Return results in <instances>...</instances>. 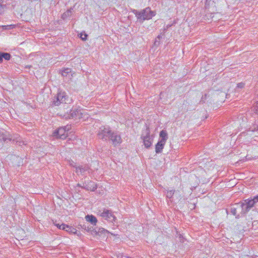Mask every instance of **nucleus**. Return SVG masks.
Returning a JSON list of instances; mask_svg holds the SVG:
<instances>
[{
  "mask_svg": "<svg viewBox=\"0 0 258 258\" xmlns=\"http://www.w3.org/2000/svg\"><path fill=\"white\" fill-rule=\"evenodd\" d=\"M99 139L104 141L110 140L114 146H117L121 142L120 135L116 133L112 132L108 126H101L97 133Z\"/></svg>",
  "mask_w": 258,
  "mask_h": 258,
  "instance_id": "nucleus-1",
  "label": "nucleus"
},
{
  "mask_svg": "<svg viewBox=\"0 0 258 258\" xmlns=\"http://www.w3.org/2000/svg\"><path fill=\"white\" fill-rule=\"evenodd\" d=\"M87 114L83 112L80 109L73 108L69 113H67L63 115L64 118L66 119H73L76 120L78 119H82L83 120L88 118Z\"/></svg>",
  "mask_w": 258,
  "mask_h": 258,
  "instance_id": "nucleus-2",
  "label": "nucleus"
},
{
  "mask_svg": "<svg viewBox=\"0 0 258 258\" xmlns=\"http://www.w3.org/2000/svg\"><path fill=\"white\" fill-rule=\"evenodd\" d=\"M133 12L136 15L137 19L142 22L146 20H150L155 16L154 12L151 11L149 7L146 8L141 11L134 10Z\"/></svg>",
  "mask_w": 258,
  "mask_h": 258,
  "instance_id": "nucleus-3",
  "label": "nucleus"
},
{
  "mask_svg": "<svg viewBox=\"0 0 258 258\" xmlns=\"http://www.w3.org/2000/svg\"><path fill=\"white\" fill-rule=\"evenodd\" d=\"M160 139L155 146V151L156 153L162 152L165 144L168 139V135L166 130H163L160 133Z\"/></svg>",
  "mask_w": 258,
  "mask_h": 258,
  "instance_id": "nucleus-4",
  "label": "nucleus"
},
{
  "mask_svg": "<svg viewBox=\"0 0 258 258\" xmlns=\"http://www.w3.org/2000/svg\"><path fill=\"white\" fill-rule=\"evenodd\" d=\"M68 96L64 92H59L55 96L52 101V104L55 106H58L61 103H67Z\"/></svg>",
  "mask_w": 258,
  "mask_h": 258,
  "instance_id": "nucleus-5",
  "label": "nucleus"
},
{
  "mask_svg": "<svg viewBox=\"0 0 258 258\" xmlns=\"http://www.w3.org/2000/svg\"><path fill=\"white\" fill-rule=\"evenodd\" d=\"M98 213L104 219L110 222L113 223L116 220V217L111 210L104 209L102 211L99 210Z\"/></svg>",
  "mask_w": 258,
  "mask_h": 258,
  "instance_id": "nucleus-6",
  "label": "nucleus"
},
{
  "mask_svg": "<svg viewBox=\"0 0 258 258\" xmlns=\"http://www.w3.org/2000/svg\"><path fill=\"white\" fill-rule=\"evenodd\" d=\"M150 131L149 128H147L143 132L141 139L143 141L144 145L146 148H149L152 144L153 139L150 137Z\"/></svg>",
  "mask_w": 258,
  "mask_h": 258,
  "instance_id": "nucleus-7",
  "label": "nucleus"
},
{
  "mask_svg": "<svg viewBox=\"0 0 258 258\" xmlns=\"http://www.w3.org/2000/svg\"><path fill=\"white\" fill-rule=\"evenodd\" d=\"M242 205V215L246 214L250 209L256 204L252 198L244 200V203H241Z\"/></svg>",
  "mask_w": 258,
  "mask_h": 258,
  "instance_id": "nucleus-8",
  "label": "nucleus"
},
{
  "mask_svg": "<svg viewBox=\"0 0 258 258\" xmlns=\"http://www.w3.org/2000/svg\"><path fill=\"white\" fill-rule=\"evenodd\" d=\"M7 140L11 141V138H7L6 136L4 134L3 132L0 131V142H6ZM13 142H16V144L21 146L22 145H26L27 144L25 141L21 140L20 138H16L12 140Z\"/></svg>",
  "mask_w": 258,
  "mask_h": 258,
  "instance_id": "nucleus-9",
  "label": "nucleus"
},
{
  "mask_svg": "<svg viewBox=\"0 0 258 258\" xmlns=\"http://www.w3.org/2000/svg\"><path fill=\"white\" fill-rule=\"evenodd\" d=\"M53 136L56 138L64 139L68 136V133L65 131V129L61 127L53 132Z\"/></svg>",
  "mask_w": 258,
  "mask_h": 258,
  "instance_id": "nucleus-10",
  "label": "nucleus"
},
{
  "mask_svg": "<svg viewBox=\"0 0 258 258\" xmlns=\"http://www.w3.org/2000/svg\"><path fill=\"white\" fill-rule=\"evenodd\" d=\"M82 188L87 190L95 191L97 188V184L91 180L85 181L83 184Z\"/></svg>",
  "mask_w": 258,
  "mask_h": 258,
  "instance_id": "nucleus-11",
  "label": "nucleus"
},
{
  "mask_svg": "<svg viewBox=\"0 0 258 258\" xmlns=\"http://www.w3.org/2000/svg\"><path fill=\"white\" fill-rule=\"evenodd\" d=\"M240 209V214L242 215V205L241 203H236L231 207L230 209V213L236 216V218H239V215H237V210Z\"/></svg>",
  "mask_w": 258,
  "mask_h": 258,
  "instance_id": "nucleus-12",
  "label": "nucleus"
},
{
  "mask_svg": "<svg viewBox=\"0 0 258 258\" xmlns=\"http://www.w3.org/2000/svg\"><path fill=\"white\" fill-rule=\"evenodd\" d=\"M90 170L91 169L88 165H84L76 167V172L77 173L80 172V173L83 174L86 171H88L89 173H90Z\"/></svg>",
  "mask_w": 258,
  "mask_h": 258,
  "instance_id": "nucleus-13",
  "label": "nucleus"
},
{
  "mask_svg": "<svg viewBox=\"0 0 258 258\" xmlns=\"http://www.w3.org/2000/svg\"><path fill=\"white\" fill-rule=\"evenodd\" d=\"M86 220L89 222L91 224H92L93 225H96V223H97V219L94 216L91 215H87L85 217Z\"/></svg>",
  "mask_w": 258,
  "mask_h": 258,
  "instance_id": "nucleus-14",
  "label": "nucleus"
},
{
  "mask_svg": "<svg viewBox=\"0 0 258 258\" xmlns=\"http://www.w3.org/2000/svg\"><path fill=\"white\" fill-rule=\"evenodd\" d=\"M82 227L88 232H90L92 234H97L98 233L96 229L94 228L93 227H89V226H86L85 224H84Z\"/></svg>",
  "mask_w": 258,
  "mask_h": 258,
  "instance_id": "nucleus-15",
  "label": "nucleus"
},
{
  "mask_svg": "<svg viewBox=\"0 0 258 258\" xmlns=\"http://www.w3.org/2000/svg\"><path fill=\"white\" fill-rule=\"evenodd\" d=\"M2 54V57L3 59L5 60H9L10 59L11 57V55L8 52H1Z\"/></svg>",
  "mask_w": 258,
  "mask_h": 258,
  "instance_id": "nucleus-16",
  "label": "nucleus"
},
{
  "mask_svg": "<svg viewBox=\"0 0 258 258\" xmlns=\"http://www.w3.org/2000/svg\"><path fill=\"white\" fill-rule=\"evenodd\" d=\"M71 69L66 68L63 70L61 72V75L63 77H67L68 74L71 73Z\"/></svg>",
  "mask_w": 258,
  "mask_h": 258,
  "instance_id": "nucleus-17",
  "label": "nucleus"
},
{
  "mask_svg": "<svg viewBox=\"0 0 258 258\" xmlns=\"http://www.w3.org/2000/svg\"><path fill=\"white\" fill-rule=\"evenodd\" d=\"M174 190H170L167 191L166 197L168 199H171L174 194Z\"/></svg>",
  "mask_w": 258,
  "mask_h": 258,
  "instance_id": "nucleus-18",
  "label": "nucleus"
},
{
  "mask_svg": "<svg viewBox=\"0 0 258 258\" xmlns=\"http://www.w3.org/2000/svg\"><path fill=\"white\" fill-rule=\"evenodd\" d=\"M64 230L70 233H75L74 231H76V230L75 228H73L70 226H69V228H66Z\"/></svg>",
  "mask_w": 258,
  "mask_h": 258,
  "instance_id": "nucleus-19",
  "label": "nucleus"
},
{
  "mask_svg": "<svg viewBox=\"0 0 258 258\" xmlns=\"http://www.w3.org/2000/svg\"><path fill=\"white\" fill-rule=\"evenodd\" d=\"M72 13L71 10H68L66 13H63L62 17L63 19H65L66 17L70 15Z\"/></svg>",
  "mask_w": 258,
  "mask_h": 258,
  "instance_id": "nucleus-20",
  "label": "nucleus"
},
{
  "mask_svg": "<svg viewBox=\"0 0 258 258\" xmlns=\"http://www.w3.org/2000/svg\"><path fill=\"white\" fill-rule=\"evenodd\" d=\"M253 111L255 113L258 114V102L256 103V105L253 107Z\"/></svg>",
  "mask_w": 258,
  "mask_h": 258,
  "instance_id": "nucleus-21",
  "label": "nucleus"
},
{
  "mask_svg": "<svg viewBox=\"0 0 258 258\" xmlns=\"http://www.w3.org/2000/svg\"><path fill=\"white\" fill-rule=\"evenodd\" d=\"M97 230V231L98 232V233L96 234V235H99V233H103V232H104L106 230L103 228H99L98 229H96Z\"/></svg>",
  "mask_w": 258,
  "mask_h": 258,
  "instance_id": "nucleus-22",
  "label": "nucleus"
},
{
  "mask_svg": "<svg viewBox=\"0 0 258 258\" xmlns=\"http://www.w3.org/2000/svg\"><path fill=\"white\" fill-rule=\"evenodd\" d=\"M88 35L86 34H80V38L83 40H86L87 39Z\"/></svg>",
  "mask_w": 258,
  "mask_h": 258,
  "instance_id": "nucleus-23",
  "label": "nucleus"
},
{
  "mask_svg": "<svg viewBox=\"0 0 258 258\" xmlns=\"http://www.w3.org/2000/svg\"><path fill=\"white\" fill-rule=\"evenodd\" d=\"M66 228H69V225H66L64 224H61L59 227V229L64 230L66 229Z\"/></svg>",
  "mask_w": 258,
  "mask_h": 258,
  "instance_id": "nucleus-24",
  "label": "nucleus"
},
{
  "mask_svg": "<svg viewBox=\"0 0 258 258\" xmlns=\"http://www.w3.org/2000/svg\"><path fill=\"white\" fill-rule=\"evenodd\" d=\"M116 258H128V256L122 253H119L117 255Z\"/></svg>",
  "mask_w": 258,
  "mask_h": 258,
  "instance_id": "nucleus-25",
  "label": "nucleus"
},
{
  "mask_svg": "<svg viewBox=\"0 0 258 258\" xmlns=\"http://www.w3.org/2000/svg\"><path fill=\"white\" fill-rule=\"evenodd\" d=\"M64 129H65V131L66 132V133H68V132L69 131H70V130L71 129V126L70 125H67L64 127H62Z\"/></svg>",
  "mask_w": 258,
  "mask_h": 258,
  "instance_id": "nucleus-26",
  "label": "nucleus"
},
{
  "mask_svg": "<svg viewBox=\"0 0 258 258\" xmlns=\"http://www.w3.org/2000/svg\"><path fill=\"white\" fill-rule=\"evenodd\" d=\"M69 165L70 166H72V167H75V168H76V167H77L76 166V163L73 161H72V160L69 161Z\"/></svg>",
  "mask_w": 258,
  "mask_h": 258,
  "instance_id": "nucleus-27",
  "label": "nucleus"
},
{
  "mask_svg": "<svg viewBox=\"0 0 258 258\" xmlns=\"http://www.w3.org/2000/svg\"><path fill=\"white\" fill-rule=\"evenodd\" d=\"M252 199L255 202V204L258 203V195L255 196H254Z\"/></svg>",
  "mask_w": 258,
  "mask_h": 258,
  "instance_id": "nucleus-28",
  "label": "nucleus"
},
{
  "mask_svg": "<svg viewBox=\"0 0 258 258\" xmlns=\"http://www.w3.org/2000/svg\"><path fill=\"white\" fill-rule=\"evenodd\" d=\"M244 84L243 83H240L237 84V87L239 88H242L244 87Z\"/></svg>",
  "mask_w": 258,
  "mask_h": 258,
  "instance_id": "nucleus-29",
  "label": "nucleus"
},
{
  "mask_svg": "<svg viewBox=\"0 0 258 258\" xmlns=\"http://www.w3.org/2000/svg\"><path fill=\"white\" fill-rule=\"evenodd\" d=\"M4 8V5H2L0 3V14H1L3 12Z\"/></svg>",
  "mask_w": 258,
  "mask_h": 258,
  "instance_id": "nucleus-30",
  "label": "nucleus"
},
{
  "mask_svg": "<svg viewBox=\"0 0 258 258\" xmlns=\"http://www.w3.org/2000/svg\"><path fill=\"white\" fill-rule=\"evenodd\" d=\"M159 43H160L159 40L157 39V38H156L155 41L154 42V44L155 45H158L159 44Z\"/></svg>",
  "mask_w": 258,
  "mask_h": 258,
  "instance_id": "nucleus-31",
  "label": "nucleus"
},
{
  "mask_svg": "<svg viewBox=\"0 0 258 258\" xmlns=\"http://www.w3.org/2000/svg\"><path fill=\"white\" fill-rule=\"evenodd\" d=\"M3 61V57H2V53L0 52V63H2Z\"/></svg>",
  "mask_w": 258,
  "mask_h": 258,
  "instance_id": "nucleus-32",
  "label": "nucleus"
},
{
  "mask_svg": "<svg viewBox=\"0 0 258 258\" xmlns=\"http://www.w3.org/2000/svg\"><path fill=\"white\" fill-rule=\"evenodd\" d=\"M162 38V36L160 35H159L157 37V39L160 40V39Z\"/></svg>",
  "mask_w": 258,
  "mask_h": 258,
  "instance_id": "nucleus-33",
  "label": "nucleus"
},
{
  "mask_svg": "<svg viewBox=\"0 0 258 258\" xmlns=\"http://www.w3.org/2000/svg\"><path fill=\"white\" fill-rule=\"evenodd\" d=\"M171 26V25H167L166 26V28L165 29V30H166L167 29H168Z\"/></svg>",
  "mask_w": 258,
  "mask_h": 258,
  "instance_id": "nucleus-34",
  "label": "nucleus"
},
{
  "mask_svg": "<svg viewBox=\"0 0 258 258\" xmlns=\"http://www.w3.org/2000/svg\"><path fill=\"white\" fill-rule=\"evenodd\" d=\"M77 186H79V187H82V186H83V185H82L81 184L78 183V184H77Z\"/></svg>",
  "mask_w": 258,
  "mask_h": 258,
  "instance_id": "nucleus-35",
  "label": "nucleus"
},
{
  "mask_svg": "<svg viewBox=\"0 0 258 258\" xmlns=\"http://www.w3.org/2000/svg\"><path fill=\"white\" fill-rule=\"evenodd\" d=\"M31 67V66H26L25 68L30 69Z\"/></svg>",
  "mask_w": 258,
  "mask_h": 258,
  "instance_id": "nucleus-36",
  "label": "nucleus"
},
{
  "mask_svg": "<svg viewBox=\"0 0 258 258\" xmlns=\"http://www.w3.org/2000/svg\"><path fill=\"white\" fill-rule=\"evenodd\" d=\"M60 225L59 224H56V226H57V227H58L59 228V227Z\"/></svg>",
  "mask_w": 258,
  "mask_h": 258,
  "instance_id": "nucleus-37",
  "label": "nucleus"
},
{
  "mask_svg": "<svg viewBox=\"0 0 258 258\" xmlns=\"http://www.w3.org/2000/svg\"><path fill=\"white\" fill-rule=\"evenodd\" d=\"M256 130H257V131H258V126H257V129H256Z\"/></svg>",
  "mask_w": 258,
  "mask_h": 258,
  "instance_id": "nucleus-38",
  "label": "nucleus"
},
{
  "mask_svg": "<svg viewBox=\"0 0 258 258\" xmlns=\"http://www.w3.org/2000/svg\"><path fill=\"white\" fill-rule=\"evenodd\" d=\"M257 213H258V211H257Z\"/></svg>",
  "mask_w": 258,
  "mask_h": 258,
  "instance_id": "nucleus-39",
  "label": "nucleus"
}]
</instances>
